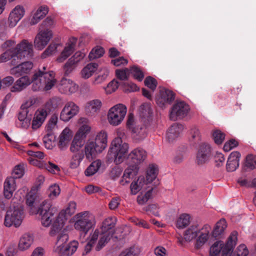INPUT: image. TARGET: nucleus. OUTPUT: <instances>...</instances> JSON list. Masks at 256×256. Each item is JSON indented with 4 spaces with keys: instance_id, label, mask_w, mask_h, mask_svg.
I'll use <instances>...</instances> for the list:
<instances>
[{
    "instance_id": "obj_1",
    "label": "nucleus",
    "mask_w": 256,
    "mask_h": 256,
    "mask_svg": "<svg viewBox=\"0 0 256 256\" xmlns=\"http://www.w3.org/2000/svg\"><path fill=\"white\" fill-rule=\"evenodd\" d=\"M227 227L224 219L220 220L215 225L213 230L208 224L200 225L194 224L186 228L184 233V238L186 242L194 240V248L200 249L209 244L213 236L217 237L222 234Z\"/></svg>"
},
{
    "instance_id": "obj_2",
    "label": "nucleus",
    "mask_w": 256,
    "mask_h": 256,
    "mask_svg": "<svg viewBox=\"0 0 256 256\" xmlns=\"http://www.w3.org/2000/svg\"><path fill=\"white\" fill-rule=\"evenodd\" d=\"M56 82L55 72L47 70L46 67L43 66L34 72L32 80L27 76L17 80L11 88V92H20L30 84H32V88L34 91L48 92L52 89Z\"/></svg>"
},
{
    "instance_id": "obj_3",
    "label": "nucleus",
    "mask_w": 256,
    "mask_h": 256,
    "mask_svg": "<svg viewBox=\"0 0 256 256\" xmlns=\"http://www.w3.org/2000/svg\"><path fill=\"white\" fill-rule=\"evenodd\" d=\"M16 44L13 40L6 41L2 48H8L7 50L0 56V62H4L10 60L11 66H15L22 60L32 58L34 54L32 44L26 40H23L18 43L14 48H12Z\"/></svg>"
},
{
    "instance_id": "obj_4",
    "label": "nucleus",
    "mask_w": 256,
    "mask_h": 256,
    "mask_svg": "<svg viewBox=\"0 0 256 256\" xmlns=\"http://www.w3.org/2000/svg\"><path fill=\"white\" fill-rule=\"evenodd\" d=\"M238 232L234 231L228 236L225 242L222 240L214 242L210 248V256H220V254L221 256H248L249 252L244 244L239 245L234 252L238 242Z\"/></svg>"
},
{
    "instance_id": "obj_5",
    "label": "nucleus",
    "mask_w": 256,
    "mask_h": 256,
    "mask_svg": "<svg viewBox=\"0 0 256 256\" xmlns=\"http://www.w3.org/2000/svg\"><path fill=\"white\" fill-rule=\"evenodd\" d=\"M62 222L58 227L55 226L49 232L51 236H57L54 252L59 256H72L76 252L79 242L76 240L68 242L69 240L68 231L70 229L62 228Z\"/></svg>"
},
{
    "instance_id": "obj_6",
    "label": "nucleus",
    "mask_w": 256,
    "mask_h": 256,
    "mask_svg": "<svg viewBox=\"0 0 256 256\" xmlns=\"http://www.w3.org/2000/svg\"><path fill=\"white\" fill-rule=\"evenodd\" d=\"M70 222L76 231L85 235L94 229L96 224V216L88 211L78 213L70 220Z\"/></svg>"
},
{
    "instance_id": "obj_7",
    "label": "nucleus",
    "mask_w": 256,
    "mask_h": 256,
    "mask_svg": "<svg viewBox=\"0 0 256 256\" xmlns=\"http://www.w3.org/2000/svg\"><path fill=\"white\" fill-rule=\"evenodd\" d=\"M62 102V99L60 98H54L48 102L42 107L38 109L34 114L32 120V128L36 130L40 128L44 122L51 108H56L60 106Z\"/></svg>"
},
{
    "instance_id": "obj_8",
    "label": "nucleus",
    "mask_w": 256,
    "mask_h": 256,
    "mask_svg": "<svg viewBox=\"0 0 256 256\" xmlns=\"http://www.w3.org/2000/svg\"><path fill=\"white\" fill-rule=\"evenodd\" d=\"M128 146L120 138H116L111 142L108 153V158L116 164H121L125 160L128 150Z\"/></svg>"
},
{
    "instance_id": "obj_9",
    "label": "nucleus",
    "mask_w": 256,
    "mask_h": 256,
    "mask_svg": "<svg viewBox=\"0 0 256 256\" xmlns=\"http://www.w3.org/2000/svg\"><path fill=\"white\" fill-rule=\"evenodd\" d=\"M38 212L41 216L42 225L45 227H48L50 225L52 226L50 232L58 215L57 214V208L56 207L52 206L50 202L44 200L41 204L38 210Z\"/></svg>"
},
{
    "instance_id": "obj_10",
    "label": "nucleus",
    "mask_w": 256,
    "mask_h": 256,
    "mask_svg": "<svg viewBox=\"0 0 256 256\" xmlns=\"http://www.w3.org/2000/svg\"><path fill=\"white\" fill-rule=\"evenodd\" d=\"M127 111V107L122 104H117L110 107L106 115L108 123L113 126L120 125L124 120Z\"/></svg>"
},
{
    "instance_id": "obj_11",
    "label": "nucleus",
    "mask_w": 256,
    "mask_h": 256,
    "mask_svg": "<svg viewBox=\"0 0 256 256\" xmlns=\"http://www.w3.org/2000/svg\"><path fill=\"white\" fill-rule=\"evenodd\" d=\"M23 209L21 206H11L4 217V225L6 227L19 226L22 221Z\"/></svg>"
},
{
    "instance_id": "obj_12",
    "label": "nucleus",
    "mask_w": 256,
    "mask_h": 256,
    "mask_svg": "<svg viewBox=\"0 0 256 256\" xmlns=\"http://www.w3.org/2000/svg\"><path fill=\"white\" fill-rule=\"evenodd\" d=\"M112 234L109 231L102 230L96 228L91 232L88 237V240L94 246L97 251L100 250L110 241Z\"/></svg>"
},
{
    "instance_id": "obj_13",
    "label": "nucleus",
    "mask_w": 256,
    "mask_h": 256,
    "mask_svg": "<svg viewBox=\"0 0 256 256\" xmlns=\"http://www.w3.org/2000/svg\"><path fill=\"white\" fill-rule=\"evenodd\" d=\"M52 37L53 32L50 29L40 30L34 40L35 48L38 50H43L47 46Z\"/></svg>"
},
{
    "instance_id": "obj_14",
    "label": "nucleus",
    "mask_w": 256,
    "mask_h": 256,
    "mask_svg": "<svg viewBox=\"0 0 256 256\" xmlns=\"http://www.w3.org/2000/svg\"><path fill=\"white\" fill-rule=\"evenodd\" d=\"M76 208V203L74 202H70L68 204V206L65 210H62L58 215L56 219L55 220L53 227L55 226L58 227V225L62 222V228H68V229H70V226L68 225H66L67 220L68 216L74 213Z\"/></svg>"
},
{
    "instance_id": "obj_15",
    "label": "nucleus",
    "mask_w": 256,
    "mask_h": 256,
    "mask_svg": "<svg viewBox=\"0 0 256 256\" xmlns=\"http://www.w3.org/2000/svg\"><path fill=\"white\" fill-rule=\"evenodd\" d=\"M190 109L188 105L184 102H177L170 111V118L172 120L182 118L188 114Z\"/></svg>"
},
{
    "instance_id": "obj_16",
    "label": "nucleus",
    "mask_w": 256,
    "mask_h": 256,
    "mask_svg": "<svg viewBox=\"0 0 256 256\" xmlns=\"http://www.w3.org/2000/svg\"><path fill=\"white\" fill-rule=\"evenodd\" d=\"M79 107L74 102H66L60 113V119L65 122H68L79 112Z\"/></svg>"
},
{
    "instance_id": "obj_17",
    "label": "nucleus",
    "mask_w": 256,
    "mask_h": 256,
    "mask_svg": "<svg viewBox=\"0 0 256 256\" xmlns=\"http://www.w3.org/2000/svg\"><path fill=\"white\" fill-rule=\"evenodd\" d=\"M174 100V93L171 90L162 88L156 96V102L159 106L164 108L170 104Z\"/></svg>"
},
{
    "instance_id": "obj_18",
    "label": "nucleus",
    "mask_w": 256,
    "mask_h": 256,
    "mask_svg": "<svg viewBox=\"0 0 256 256\" xmlns=\"http://www.w3.org/2000/svg\"><path fill=\"white\" fill-rule=\"evenodd\" d=\"M58 91L68 96L76 93L78 90V86L70 78H62L58 85Z\"/></svg>"
},
{
    "instance_id": "obj_19",
    "label": "nucleus",
    "mask_w": 256,
    "mask_h": 256,
    "mask_svg": "<svg viewBox=\"0 0 256 256\" xmlns=\"http://www.w3.org/2000/svg\"><path fill=\"white\" fill-rule=\"evenodd\" d=\"M26 13L24 8L20 4L16 5L10 12L8 15V26L14 28Z\"/></svg>"
},
{
    "instance_id": "obj_20",
    "label": "nucleus",
    "mask_w": 256,
    "mask_h": 256,
    "mask_svg": "<svg viewBox=\"0 0 256 256\" xmlns=\"http://www.w3.org/2000/svg\"><path fill=\"white\" fill-rule=\"evenodd\" d=\"M80 126L76 132L74 136L76 138L86 140L87 136L92 130L88 120L84 118H81L78 120Z\"/></svg>"
},
{
    "instance_id": "obj_21",
    "label": "nucleus",
    "mask_w": 256,
    "mask_h": 256,
    "mask_svg": "<svg viewBox=\"0 0 256 256\" xmlns=\"http://www.w3.org/2000/svg\"><path fill=\"white\" fill-rule=\"evenodd\" d=\"M76 42L77 39L74 37L70 38L68 39V41L66 44L64 50L56 59L58 62H64L73 53L75 49Z\"/></svg>"
},
{
    "instance_id": "obj_22",
    "label": "nucleus",
    "mask_w": 256,
    "mask_h": 256,
    "mask_svg": "<svg viewBox=\"0 0 256 256\" xmlns=\"http://www.w3.org/2000/svg\"><path fill=\"white\" fill-rule=\"evenodd\" d=\"M102 102L99 99H94L86 102L84 110L87 115L95 116L100 112L102 107Z\"/></svg>"
},
{
    "instance_id": "obj_23",
    "label": "nucleus",
    "mask_w": 256,
    "mask_h": 256,
    "mask_svg": "<svg viewBox=\"0 0 256 256\" xmlns=\"http://www.w3.org/2000/svg\"><path fill=\"white\" fill-rule=\"evenodd\" d=\"M14 66L10 70V74L14 75H22L29 74L34 68V64L32 62L27 61Z\"/></svg>"
},
{
    "instance_id": "obj_24",
    "label": "nucleus",
    "mask_w": 256,
    "mask_h": 256,
    "mask_svg": "<svg viewBox=\"0 0 256 256\" xmlns=\"http://www.w3.org/2000/svg\"><path fill=\"white\" fill-rule=\"evenodd\" d=\"M128 128L136 134L140 138H143L146 136V129L144 127L136 126L133 114H129L126 122Z\"/></svg>"
},
{
    "instance_id": "obj_25",
    "label": "nucleus",
    "mask_w": 256,
    "mask_h": 256,
    "mask_svg": "<svg viewBox=\"0 0 256 256\" xmlns=\"http://www.w3.org/2000/svg\"><path fill=\"white\" fill-rule=\"evenodd\" d=\"M84 154L86 158L92 160L98 154L102 152L100 148H97V146L93 140H88L86 142L84 146Z\"/></svg>"
},
{
    "instance_id": "obj_26",
    "label": "nucleus",
    "mask_w": 256,
    "mask_h": 256,
    "mask_svg": "<svg viewBox=\"0 0 256 256\" xmlns=\"http://www.w3.org/2000/svg\"><path fill=\"white\" fill-rule=\"evenodd\" d=\"M73 136L72 130L68 127H66L59 136L58 146L62 150H65Z\"/></svg>"
},
{
    "instance_id": "obj_27",
    "label": "nucleus",
    "mask_w": 256,
    "mask_h": 256,
    "mask_svg": "<svg viewBox=\"0 0 256 256\" xmlns=\"http://www.w3.org/2000/svg\"><path fill=\"white\" fill-rule=\"evenodd\" d=\"M211 148L209 145L203 144L200 146L196 155V162L198 164H203L206 162L210 156Z\"/></svg>"
},
{
    "instance_id": "obj_28",
    "label": "nucleus",
    "mask_w": 256,
    "mask_h": 256,
    "mask_svg": "<svg viewBox=\"0 0 256 256\" xmlns=\"http://www.w3.org/2000/svg\"><path fill=\"white\" fill-rule=\"evenodd\" d=\"M150 184L145 180L143 176H140L138 178L132 182L130 184V192L135 195L140 191H143L150 188Z\"/></svg>"
},
{
    "instance_id": "obj_29",
    "label": "nucleus",
    "mask_w": 256,
    "mask_h": 256,
    "mask_svg": "<svg viewBox=\"0 0 256 256\" xmlns=\"http://www.w3.org/2000/svg\"><path fill=\"white\" fill-rule=\"evenodd\" d=\"M34 240V236L30 233L23 234L20 238L18 248L20 251L24 252L28 250Z\"/></svg>"
},
{
    "instance_id": "obj_30",
    "label": "nucleus",
    "mask_w": 256,
    "mask_h": 256,
    "mask_svg": "<svg viewBox=\"0 0 256 256\" xmlns=\"http://www.w3.org/2000/svg\"><path fill=\"white\" fill-rule=\"evenodd\" d=\"M16 180L14 177L7 178L4 184V194L6 198L10 199L16 188Z\"/></svg>"
},
{
    "instance_id": "obj_31",
    "label": "nucleus",
    "mask_w": 256,
    "mask_h": 256,
    "mask_svg": "<svg viewBox=\"0 0 256 256\" xmlns=\"http://www.w3.org/2000/svg\"><path fill=\"white\" fill-rule=\"evenodd\" d=\"M184 129L183 125L178 124H174L168 129L166 138L169 142H172L177 138Z\"/></svg>"
},
{
    "instance_id": "obj_32",
    "label": "nucleus",
    "mask_w": 256,
    "mask_h": 256,
    "mask_svg": "<svg viewBox=\"0 0 256 256\" xmlns=\"http://www.w3.org/2000/svg\"><path fill=\"white\" fill-rule=\"evenodd\" d=\"M146 157V152L141 148H136L133 150L128 155V158L131 160L132 162L136 166L142 162Z\"/></svg>"
},
{
    "instance_id": "obj_33",
    "label": "nucleus",
    "mask_w": 256,
    "mask_h": 256,
    "mask_svg": "<svg viewBox=\"0 0 256 256\" xmlns=\"http://www.w3.org/2000/svg\"><path fill=\"white\" fill-rule=\"evenodd\" d=\"M48 8L47 6H43L38 7L32 12V18L30 24L34 25L38 23L48 13Z\"/></svg>"
},
{
    "instance_id": "obj_34",
    "label": "nucleus",
    "mask_w": 256,
    "mask_h": 256,
    "mask_svg": "<svg viewBox=\"0 0 256 256\" xmlns=\"http://www.w3.org/2000/svg\"><path fill=\"white\" fill-rule=\"evenodd\" d=\"M240 154L238 152H232L228 158L226 164V168L228 171H234L239 166Z\"/></svg>"
},
{
    "instance_id": "obj_35",
    "label": "nucleus",
    "mask_w": 256,
    "mask_h": 256,
    "mask_svg": "<svg viewBox=\"0 0 256 256\" xmlns=\"http://www.w3.org/2000/svg\"><path fill=\"white\" fill-rule=\"evenodd\" d=\"M98 67V64L95 62L87 64L80 72L81 78L85 80L90 78L97 71Z\"/></svg>"
},
{
    "instance_id": "obj_36",
    "label": "nucleus",
    "mask_w": 256,
    "mask_h": 256,
    "mask_svg": "<svg viewBox=\"0 0 256 256\" xmlns=\"http://www.w3.org/2000/svg\"><path fill=\"white\" fill-rule=\"evenodd\" d=\"M94 142L97 146V148H100L102 152L105 150L108 144V134L104 131L99 132L96 136Z\"/></svg>"
},
{
    "instance_id": "obj_37",
    "label": "nucleus",
    "mask_w": 256,
    "mask_h": 256,
    "mask_svg": "<svg viewBox=\"0 0 256 256\" xmlns=\"http://www.w3.org/2000/svg\"><path fill=\"white\" fill-rule=\"evenodd\" d=\"M138 170L137 166L134 164L128 166L124 173L122 179L121 181L122 184L124 185L128 183L130 180L136 174Z\"/></svg>"
},
{
    "instance_id": "obj_38",
    "label": "nucleus",
    "mask_w": 256,
    "mask_h": 256,
    "mask_svg": "<svg viewBox=\"0 0 256 256\" xmlns=\"http://www.w3.org/2000/svg\"><path fill=\"white\" fill-rule=\"evenodd\" d=\"M158 172V167L154 164H150L146 171V182L150 184L156 178Z\"/></svg>"
},
{
    "instance_id": "obj_39",
    "label": "nucleus",
    "mask_w": 256,
    "mask_h": 256,
    "mask_svg": "<svg viewBox=\"0 0 256 256\" xmlns=\"http://www.w3.org/2000/svg\"><path fill=\"white\" fill-rule=\"evenodd\" d=\"M86 140L74 136L70 144V150L72 153H78L84 146Z\"/></svg>"
},
{
    "instance_id": "obj_40",
    "label": "nucleus",
    "mask_w": 256,
    "mask_h": 256,
    "mask_svg": "<svg viewBox=\"0 0 256 256\" xmlns=\"http://www.w3.org/2000/svg\"><path fill=\"white\" fill-rule=\"evenodd\" d=\"M62 46L60 43L52 42L42 53V57L44 58L56 54Z\"/></svg>"
},
{
    "instance_id": "obj_41",
    "label": "nucleus",
    "mask_w": 256,
    "mask_h": 256,
    "mask_svg": "<svg viewBox=\"0 0 256 256\" xmlns=\"http://www.w3.org/2000/svg\"><path fill=\"white\" fill-rule=\"evenodd\" d=\"M152 187L148 188L146 190L141 192L137 198L138 204L142 205L146 204L149 199L152 198Z\"/></svg>"
},
{
    "instance_id": "obj_42",
    "label": "nucleus",
    "mask_w": 256,
    "mask_h": 256,
    "mask_svg": "<svg viewBox=\"0 0 256 256\" xmlns=\"http://www.w3.org/2000/svg\"><path fill=\"white\" fill-rule=\"evenodd\" d=\"M116 222V218H108L102 222V226L100 229L102 230L110 232L112 236L113 235L112 228L114 227Z\"/></svg>"
},
{
    "instance_id": "obj_43",
    "label": "nucleus",
    "mask_w": 256,
    "mask_h": 256,
    "mask_svg": "<svg viewBox=\"0 0 256 256\" xmlns=\"http://www.w3.org/2000/svg\"><path fill=\"white\" fill-rule=\"evenodd\" d=\"M101 165L102 162L100 160H96L94 161L85 170V174L88 176L94 174L98 170Z\"/></svg>"
},
{
    "instance_id": "obj_44",
    "label": "nucleus",
    "mask_w": 256,
    "mask_h": 256,
    "mask_svg": "<svg viewBox=\"0 0 256 256\" xmlns=\"http://www.w3.org/2000/svg\"><path fill=\"white\" fill-rule=\"evenodd\" d=\"M38 198V194L37 190L34 188L28 193L26 196V203L28 206L32 208L34 206V204Z\"/></svg>"
},
{
    "instance_id": "obj_45",
    "label": "nucleus",
    "mask_w": 256,
    "mask_h": 256,
    "mask_svg": "<svg viewBox=\"0 0 256 256\" xmlns=\"http://www.w3.org/2000/svg\"><path fill=\"white\" fill-rule=\"evenodd\" d=\"M190 222V216L186 214H182L179 216L176 220V226L179 228H183Z\"/></svg>"
},
{
    "instance_id": "obj_46",
    "label": "nucleus",
    "mask_w": 256,
    "mask_h": 256,
    "mask_svg": "<svg viewBox=\"0 0 256 256\" xmlns=\"http://www.w3.org/2000/svg\"><path fill=\"white\" fill-rule=\"evenodd\" d=\"M24 172L25 164H20L14 166L12 172V176L10 177H14L15 180L16 178H20L23 176Z\"/></svg>"
},
{
    "instance_id": "obj_47",
    "label": "nucleus",
    "mask_w": 256,
    "mask_h": 256,
    "mask_svg": "<svg viewBox=\"0 0 256 256\" xmlns=\"http://www.w3.org/2000/svg\"><path fill=\"white\" fill-rule=\"evenodd\" d=\"M55 136L52 134H48L44 136L43 142L46 148L50 150L54 146Z\"/></svg>"
},
{
    "instance_id": "obj_48",
    "label": "nucleus",
    "mask_w": 256,
    "mask_h": 256,
    "mask_svg": "<svg viewBox=\"0 0 256 256\" xmlns=\"http://www.w3.org/2000/svg\"><path fill=\"white\" fill-rule=\"evenodd\" d=\"M104 52V50L100 46H96L91 50L88 55L90 60L98 58L102 56Z\"/></svg>"
},
{
    "instance_id": "obj_49",
    "label": "nucleus",
    "mask_w": 256,
    "mask_h": 256,
    "mask_svg": "<svg viewBox=\"0 0 256 256\" xmlns=\"http://www.w3.org/2000/svg\"><path fill=\"white\" fill-rule=\"evenodd\" d=\"M226 135L221 130H215L212 132V138L217 144H221L225 139Z\"/></svg>"
},
{
    "instance_id": "obj_50",
    "label": "nucleus",
    "mask_w": 256,
    "mask_h": 256,
    "mask_svg": "<svg viewBox=\"0 0 256 256\" xmlns=\"http://www.w3.org/2000/svg\"><path fill=\"white\" fill-rule=\"evenodd\" d=\"M118 82L113 80L107 84L106 86L104 88L106 94H110L115 92L118 88Z\"/></svg>"
},
{
    "instance_id": "obj_51",
    "label": "nucleus",
    "mask_w": 256,
    "mask_h": 256,
    "mask_svg": "<svg viewBox=\"0 0 256 256\" xmlns=\"http://www.w3.org/2000/svg\"><path fill=\"white\" fill-rule=\"evenodd\" d=\"M74 154L70 162V166L72 168H75L79 166L84 156L82 154Z\"/></svg>"
},
{
    "instance_id": "obj_52",
    "label": "nucleus",
    "mask_w": 256,
    "mask_h": 256,
    "mask_svg": "<svg viewBox=\"0 0 256 256\" xmlns=\"http://www.w3.org/2000/svg\"><path fill=\"white\" fill-rule=\"evenodd\" d=\"M58 122V117L56 115H52L48 120L46 128L48 131L52 132L57 128V124Z\"/></svg>"
},
{
    "instance_id": "obj_53",
    "label": "nucleus",
    "mask_w": 256,
    "mask_h": 256,
    "mask_svg": "<svg viewBox=\"0 0 256 256\" xmlns=\"http://www.w3.org/2000/svg\"><path fill=\"white\" fill-rule=\"evenodd\" d=\"M60 192V186L56 184L50 186L48 188V196L50 198H56Z\"/></svg>"
},
{
    "instance_id": "obj_54",
    "label": "nucleus",
    "mask_w": 256,
    "mask_h": 256,
    "mask_svg": "<svg viewBox=\"0 0 256 256\" xmlns=\"http://www.w3.org/2000/svg\"><path fill=\"white\" fill-rule=\"evenodd\" d=\"M130 72L132 74L135 79L138 81H142L144 75L142 70L137 66H133L130 68Z\"/></svg>"
},
{
    "instance_id": "obj_55",
    "label": "nucleus",
    "mask_w": 256,
    "mask_h": 256,
    "mask_svg": "<svg viewBox=\"0 0 256 256\" xmlns=\"http://www.w3.org/2000/svg\"><path fill=\"white\" fill-rule=\"evenodd\" d=\"M76 65L70 58L63 66V70L66 75H69L76 67Z\"/></svg>"
},
{
    "instance_id": "obj_56",
    "label": "nucleus",
    "mask_w": 256,
    "mask_h": 256,
    "mask_svg": "<svg viewBox=\"0 0 256 256\" xmlns=\"http://www.w3.org/2000/svg\"><path fill=\"white\" fill-rule=\"evenodd\" d=\"M246 166L250 170L256 168V156L248 155L246 158Z\"/></svg>"
},
{
    "instance_id": "obj_57",
    "label": "nucleus",
    "mask_w": 256,
    "mask_h": 256,
    "mask_svg": "<svg viewBox=\"0 0 256 256\" xmlns=\"http://www.w3.org/2000/svg\"><path fill=\"white\" fill-rule=\"evenodd\" d=\"M86 55L84 51H78L76 52L70 59L72 60L76 66L81 62Z\"/></svg>"
},
{
    "instance_id": "obj_58",
    "label": "nucleus",
    "mask_w": 256,
    "mask_h": 256,
    "mask_svg": "<svg viewBox=\"0 0 256 256\" xmlns=\"http://www.w3.org/2000/svg\"><path fill=\"white\" fill-rule=\"evenodd\" d=\"M123 90L125 92H134L139 90L138 86L132 82H126L122 85Z\"/></svg>"
},
{
    "instance_id": "obj_59",
    "label": "nucleus",
    "mask_w": 256,
    "mask_h": 256,
    "mask_svg": "<svg viewBox=\"0 0 256 256\" xmlns=\"http://www.w3.org/2000/svg\"><path fill=\"white\" fill-rule=\"evenodd\" d=\"M190 134V140L192 142H198L200 138V130L196 126H193L191 128Z\"/></svg>"
},
{
    "instance_id": "obj_60",
    "label": "nucleus",
    "mask_w": 256,
    "mask_h": 256,
    "mask_svg": "<svg viewBox=\"0 0 256 256\" xmlns=\"http://www.w3.org/2000/svg\"><path fill=\"white\" fill-rule=\"evenodd\" d=\"M139 253V250L136 248L133 247L124 250L119 256H138Z\"/></svg>"
},
{
    "instance_id": "obj_61",
    "label": "nucleus",
    "mask_w": 256,
    "mask_h": 256,
    "mask_svg": "<svg viewBox=\"0 0 256 256\" xmlns=\"http://www.w3.org/2000/svg\"><path fill=\"white\" fill-rule=\"evenodd\" d=\"M130 72L128 69L124 70H116V77L122 80H127Z\"/></svg>"
},
{
    "instance_id": "obj_62",
    "label": "nucleus",
    "mask_w": 256,
    "mask_h": 256,
    "mask_svg": "<svg viewBox=\"0 0 256 256\" xmlns=\"http://www.w3.org/2000/svg\"><path fill=\"white\" fill-rule=\"evenodd\" d=\"M238 142L234 140L231 139L228 141L226 142L224 146V150L225 152H229L232 148L236 147L238 146Z\"/></svg>"
},
{
    "instance_id": "obj_63",
    "label": "nucleus",
    "mask_w": 256,
    "mask_h": 256,
    "mask_svg": "<svg viewBox=\"0 0 256 256\" xmlns=\"http://www.w3.org/2000/svg\"><path fill=\"white\" fill-rule=\"evenodd\" d=\"M144 84L148 88L154 90L156 88L157 82L154 78L148 76L144 80Z\"/></svg>"
},
{
    "instance_id": "obj_64",
    "label": "nucleus",
    "mask_w": 256,
    "mask_h": 256,
    "mask_svg": "<svg viewBox=\"0 0 256 256\" xmlns=\"http://www.w3.org/2000/svg\"><path fill=\"white\" fill-rule=\"evenodd\" d=\"M3 88H6L10 86L14 82V79L12 76H7L1 80Z\"/></svg>"
}]
</instances>
